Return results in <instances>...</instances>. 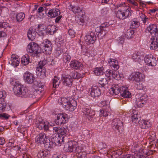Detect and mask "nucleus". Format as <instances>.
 <instances>
[{"label":"nucleus","mask_w":158,"mask_h":158,"mask_svg":"<svg viewBox=\"0 0 158 158\" xmlns=\"http://www.w3.org/2000/svg\"><path fill=\"white\" fill-rule=\"evenodd\" d=\"M146 30L152 35L150 39V49L155 50L157 48L158 50V27L156 24H150L147 27Z\"/></svg>","instance_id":"f257e3e1"},{"label":"nucleus","mask_w":158,"mask_h":158,"mask_svg":"<svg viewBox=\"0 0 158 158\" xmlns=\"http://www.w3.org/2000/svg\"><path fill=\"white\" fill-rule=\"evenodd\" d=\"M114 6L115 9L120 8L115 13L116 17L119 19H125L131 15V9L127 3L121 2L120 4H114Z\"/></svg>","instance_id":"f03ea898"},{"label":"nucleus","mask_w":158,"mask_h":158,"mask_svg":"<svg viewBox=\"0 0 158 158\" xmlns=\"http://www.w3.org/2000/svg\"><path fill=\"white\" fill-rule=\"evenodd\" d=\"M27 51L28 53L33 57H39L40 54L39 51L38 45L33 42H31L28 44Z\"/></svg>","instance_id":"7ed1b4c3"},{"label":"nucleus","mask_w":158,"mask_h":158,"mask_svg":"<svg viewBox=\"0 0 158 158\" xmlns=\"http://www.w3.org/2000/svg\"><path fill=\"white\" fill-rule=\"evenodd\" d=\"M13 90L15 95L21 97H26L27 91V88L21 84L14 87Z\"/></svg>","instance_id":"20e7f679"},{"label":"nucleus","mask_w":158,"mask_h":158,"mask_svg":"<svg viewBox=\"0 0 158 158\" xmlns=\"http://www.w3.org/2000/svg\"><path fill=\"white\" fill-rule=\"evenodd\" d=\"M40 47L44 53L48 54L51 53L52 48V44L50 41L46 40L41 44Z\"/></svg>","instance_id":"39448f33"},{"label":"nucleus","mask_w":158,"mask_h":158,"mask_svg":"<svg viewBox=\"0 0 158 158\" xmlns=\"http://www.w3.org/2000/svg\"><path fill=\"white\" fill-rule=\"evenodd\" d=\"M109 25L106 23L102 24L99 27V29H97V35L99 39H102L106 34V31L108 30L107 27Z\"/></svg>","instance_id":"423d86ee"},{"label":"nucleus","mask_w":158,"mask_h":158,"mask_svg":"<svg viewBox=\"0 0 158 158\" xmlns=\"http://www.w3.org/2000/svg\"><path fill=\"white\" fill-rule=\"evenodd\" d=\"M67 132V130L64 127H52L51 131H50L51 133L49 134L50 135L48 136H50L51 135L55 133H57L58 135L60 136L61 135V137H63L64 135H66Z\"/></svg>","instance_id":"0eeeda50"},{"label":"nucleus","mask_w":158,"mask_h":158,"mask_svg":"<svg viewBox=\"0 0 158 158\" xmlns=\"http://www.w3.org/2000/svg\"><path fill=\"white\" fill-rule=\"evenodd\" d=\"M23 77L24 81L27 84L34 83L36 80L34 74L28 71H27L24 73Z\"/></svg>","instance_id":"6e6552de"},{"label":"nucleus","mask_w":158,"mask_h":158,"mask_svg":"<svg viewBox=\"0 0 158 158\" xmlns=\"http://www.w3.org/2000/svg\"><path fill=\"white\" fill-rule=\"evenodd\" d=\"M144 61L147 65L151 66H155L157 62L156 58L152 54L145 56L144 57Z\"/></svg>","instance_id":"1a4fd4ad"},{"label":"nucleus","mask_w":158,"mask_h":158,"mask_svg":"<svg viewBox=\"0 0 158 158\" xmlns=\"http://www.w3.org/2000/svg\"><path fill=\"white\" fill-rule=\"evenodd\" d=\"M82 111L85 117L88 119L89 120H92L95 115V113L94 111L91 110L89 108L86 107L83 108Z\"/></svg>","instance_id":"9d476101"},{"label":"nucleus","mask_w":158,"mask_h":158,"mask_svg":"<svg viewBox=\"0 0 158 158\" xmlns=\"http://www.w3.org/2000/svg\"><path fill=\"white\" fill-rule=\"evenodd\" d=\"M68 121L67 115L65 114H60L58 115L56 119L55 120L56 123L61 125L63 124H64Z\"/></svg>","instance_id":"9b49d317"},{"label":"nucleus","mask_w":158,"mask_h":158,"mask_svg":"<svg viewBox=\"0 0 158 158\" xmlns=\"http://www.w3.org/2000/svg\"><path fill=\"white\" fill-rule=\"evenodd\" d=\"M84 39L86 44L89 45L94 43L96 39V37L94 33L91 31L88 35L85 36Z\"/></svg>","instance_id":"f8f14e48"},{"label":"nucleus","mask_w":158,"mask_h":158,"mask_svg":"<svg viewBox=\"0 0 158 158\" xmlns=\"http://www.w3.org/2000/svg\"><path fill=\"white\" fill-rule=\"evenodd\" d=\"M77 106L76 102L74 100L72 99L68 102L67 105L64 107V108L68 111H73L76 108Z\"/></svg>","instance_id":"ddd939ff"},{"label":"nucleus","mask_w":158,"mask_h":158,"mask_svg":"<svg viewBox=\"0 0 158 158\" xmlns=\"http://www.w3.org/2000/svg\"><path fill=\"white\" fill-rule=\"evenodd\" d=\"M64 136L60 137L56 135H53L51 138V140L53 145L54 144L55 145L60 146L61 142L64 141Z\"/></svg>","instance_id":"4468645a"},{"label":"nucleus","mask_w":158,"mask_h":158,"mask_svg":"<svg viewBox=\"0 0 158 158\" xmlns=\"http://www.w3.org/2000/svg\"><path fill=\"white\" fill-rule=\"evenodd\" d=\"M37 126L39 129H42L44 128L45 131H46L49 134V132L51 131V127L49 128L48 126L46 125L45 121L44 120L41 121L39 120L37 123Z\"/></svg>","instance_id":"2eb2a0df"},{"label":"nucleus","mask_w":158,"mask_h":158,"mask_svg":"<svg viewBox=\"0 0 158 158\" xmlns=\"http://www.w3.org/2000/svg\"><path fill=\"white\" fill-rule=\"evenodd\" d=\"M76 143L75 142H68L64 146V150L67 152H73Z\"/></svg>","instance_id":"dca6fc26"},{"label":"nucleus","mask_w":158,"mask_h":158,"mask_svg":"<svg viewBox=\"0 0 158 158\" xmlns=\"http://www.w3.org/2000/svg\"><path fill=\"white\" fill-rule=\"evenodd\" d=\"M113 127L116 129L119 132L122 131L123 129V122L120 119L116 118L114 119L112 123Z\"/></svg>","instance_id":"f3484780"},{"label":"nucleus","mask_w":158,"mask_h":158,"mask_svg":"<svg viewBox=\"0 0 158 158\" xmlns=\"http://www.w3.org/2000/svg\"><path fill=\"white\" fill-rule=\"evenodd\" d=\"M90 95L94 98L98 97L101 94L100 89L97 86H94L91 89Z\"/></svg>","instance_id":"a211bd4d"},{"label":"nucleus","mask_w":158,"mask_h":158,"mask_svg":"<svg viewBox=\"0 0 158 158\" xmlns=\"http://www.w3.org/2000/svg\"><path fill=\"white\" fill-rule=\"evenodd\" d=\"M145 78V76L139 72L133 73L131 74V79L136 82L140 81Z\"/></svg>","instance_id":"6ab92c4d"},{"label":"nucleus","mask_w":158,"mask_h":158,"mask_svg":"<svg viewBox=\"0 0 158 158\" xmlns=\"http://www.w3.org/2000/svg\"><path fill=\"white\" fill-rule=\"evenodd\" d=\"M63 85L65 86H70L72 85L73 79L69 75H65L62 77Z\"/></svg>","instance_id":"aec40b11"},{"label":"nucleus","mask_w":158,"mask_h":158,"mask_svg":"<svg viewBox=\"0 0 158 158\" xmlns=\"http://www.w3.org/2000/svg\"><path fill=\"white\" fill-rule=\"evenodd\" d=\"M47 138L45 133H40L37 135L35 142L37 143L43 144L45 142L46 139Z\"/></svg>","instance_id":"412c9836"},{"label":"nucleus","mask_w":158,"mask_h":158,"mask_svg":"<svg viewBox=\"0 0 158 158\" xmlns=\"http://www.w3.org/2000/svg\"><path fill=\"white\" fill-rule=\"evenodd\" d=\"M109 64L113 70L116 71L119 68L118 62L117 60L113 59H110L108 60Z\"/></svg>","instance_id":"4be33fe9"},{"label":"nucleus","mask_w":158,"mask_h":158,"mask_svg":"<svg viewBox=\"0 0 158 158\" xmlns=\"http://www.w3.org/2000/svg\"><path fill=\"white\" fill-rule=\"evenodd\" d=\"M122 90V87L120 89L118 85H113L110 90V94L112 95H116L120 94Z\"/></svg>","instance_id":"5701e85b"},{"label":"nucleus","mask_w":158,"mask_h":158,"mask_svg":"<svg viewBox=\"0 0 158 158\" xmlns=\"http://www.w3.org/2000/svg\"><path fill=\"white\" fill-rule=\"evenodd\" d=\"M139 127L143 129H146L151 127L152 124L148 121L142 119L139 123Z\"/></svg>","instance_id":"b1692460"},{"label":"nucleus","mask_w":158,"mask_h":158,"mask_svg":"<svg viewBox=\"0 0 158 158\" xmlns=\"http://www.w3.org/2000/svg\"><path fill=\"white\" fill-rule=\"evenodd\" d=\"M60 14V10L58 9H53L49 11L48 16L50 18H55Z\"/></svg>","instance_id":"393cba45"},{"label":"nucleus","mask_w":158,"mask_h":158,"mask_svg":"<svg viewBox=\"0 0 158 158\" xmlns=\"http://www.w3.org/2000/svg\"><path fill=\"white\" fill-rule=\"evenodd\" d=\"M69 10L75 14H78L82 12L83 8L79 6H77L70 4L69 6Z\"/></svg>","instance_id":"a878e982"},{"label":"nucleus","mask_w":158,"mask_h":158,"mask_svg":"<svg viewBox=\"0 0 158 158\" xmlns=\"http://www.w3.org/2000/svg\"><path fill=\"white\" fill-rule=\"evenodd\" d=\"M120 95L123 97L126 98L130 97L131 96V93L127 90V88L123 86L122 87Z\"/></svg>","instance_id":"bb28decb"},{"label":"nucleus","mask_w":158,"mask_h":158,"mask_svg":"<svg viewBox=\"0 0 158 158\" xmlns=\"http://www.w3.org/2000/svg\"><path fill=\"white\" fill-rule=\"evenodd\" d=\"M27 35L29 40H33L35 39L36 35V31L32 28H30L28 31Z\"/></svg>","instance_id":"cd10ccee"},{"label":"nucleus","mask_w":158,"mask_h":158,"mask_svg":"<svg viewBox=\"0 0 158 158\" xmlns=\"http://www.w3.org/2000/svg\"><path fill=\"white\" fill-rule=\"evenodd\" d=\"M70 65L71 68L76 69H79L81 67V63L76 60L72 61Z\"/></svg>","instance_id":"c85d7f7f"},{"label":"nucleus","mask_w":158,"mask_h":158,"mask_svg":"<svg viewBox=\"0 0 158 158\" xmlns=\"http://www.w3.org/2000/svg\"><path fill=\"white\" fill-rule=\"evenodd\" d=\"M46 63V61L45 60L40 61L39 63L38 66L37 67L36 70L40 73H44V72H43V69Z\"/></svg>","instance_id":"c756f323"},{"label":"nucleus","mask_w":158,"mask_h":158,"mask_svg":"<svg viewBox=\"0 0 158 158\" xmlns=\"http://www.w3.org/2000/svg\"><path fill=\"white\" fill-rule=\"evenodd\" d=\"M56 27L54 25H49L46 29V31L48 34L52 35L56 31Z\"/></svg>","instance_id":"7c9ffc66"},{"label":"nucleus","mask_w":158,"mask_h":158,"mask_svg":"<svg viewBox=\"0 0 158 158\" xmlns=\"http://www.w3.org/2000/svg\"><path fill=\"white\" fill-rule=\"evenodd\" d=\"M22 64L24 65H27L30 62L29 57L28 55H24L21 59Z\"/></svg>","instance_id":"2f4dec72"},{"label":"nucleus","mask_w":158,"mask_h":158,"mask_svg":"<svg viewBox=\"0 0 158 158\" xmlns=\"http://www.w3.org/2000/svg\"><path fill=\"white\" fill-rule=\"evenodd\" d=\"M106 78H104L101 79L99 81L98 86L100 87H104L105 85L108 84V81Z\"/></svg>","instance_id":"473e14b6"},{"label":"nucleus","mask_w":158,"mask_h":158,"mask_svg":"<svg viewBox=\"0 0 158 158\" xmlns=\"http://www.w3.org/2000/svg\"><path fill=\"white\" fill-rule=\"evenodd\" d=\"M103 70V67H97L95 68L94 72L96 75L99 76L103 74L104 72Z\"/></svg>","instance_id":"72a5a7b5"},{"label":"nucleus","mask_w":158,"mask_h":158,"mask_svg":"<svg viewBox=\"0 0 158 158\" xmlns=\"http://www.w3.org/2000/svg\"><path fill=\"white\" fill-rule=\"evenodd\" d=\"M69 100H68V99L64 97L60 98L58 99V102L59 103L62 105V106L64 108L66 105H67V103Z\"/></svg>","instance_id":"f704fd0d"},{"label":"nucleus","mask_w":158,"mask_h":158,"mask_svg":"<svg viewBox=\"0 0 158 158\" xmlns=\"http://www.w3.org/2000/svg\"><path fill=\"white\" fill-rule=\"evenodd\" d=\"M43 144H44L45 147L47 149L52 148L53 146V143L52 142V141H51L48 138L46 139L45 142H44V143Z\"/></svg>","instance_id":"c9c22d12"},{"label":"nucleus","mask_w":158,"mask_h":158,"mask_svg":"<svg viewBox=\"0 0 158 158\" xmlns=\"http://www.w3.org/2000/svg\"><path fill=\"white\" fill-rule=\"evenodd\" d=\"M59 79L60 78L56 76L54 77L52 79V84L54 87L56 88L58 87L59 85L60 84Z\"/></svg>","instance_id":"e433bc0d"},{"label":"nucleus","mask_w":158,"mask_h":158,"mask_svg":"<svg viewBox=\"0 0 158 158\" xmlns=\"http://www.w3.org/2000/svg\"><path fill=\"white\" fill-rule=\"evenodd\" d=\"M25 15L24 13L21 12L18 13L16 16V19L18 22H21L24 19Z\"/></svg>","instance_id":"4c0bfd02"},{"label":"nucleus","mask_w":158,"mask_h":158,"mask_svg":"<svg viewBox=\"0 0 158 158\" xmlns=\"http://www.w3.org/2000/svg\"><path fill=\"white\" fill-rule=\"evenodd\" d=\"M48 155V152L47 151H40L38 153L37 156L38 158H45Z\"/></svg>","instance_id":"58836bf2"},{"label":"nucleus","mask_w":158,"mask_h":158,"mask_svg":"<svg viewBox=\"0 0 158 158\" xmlns=\"http://www.w3.org/2000/svg\"><path fill=\"white\" fill-rule=\"evenodd\" d=\"M131 120L133 123L136 124L139 123L140 121V119L137 114H135L131 116Z\"/></svg>","instance_id":"ea45409f"},{"label":"nucleus","mask_w":158,"mask_h":158,"mask_svg":"<svg viewBox=\"0 0 158 158\" xmlns=\"http://www.w3.org/2000/svg\"><path fill=\"white\" fill-rule=\"evenodd\" d=\"M138 55L139 56L137 60H136V62L141 63L144 60V55L143 52H141L140 53H139Z\"/></svg>","instance_id":"a19ab883"},{"label":"nucleus","mask_w":158,"mask_h":158,"mask_svg":"<svg viewBox=\"0 0 158 158\" xmlns=\"http://www.w3.org/2000/svg\"><path fill=\"white\" fill-rule=\"evenodd\" d=\"M140 25V23L136 19H134L131 21V26L133 28H136L138 27Z\"/></svg>","instance_id":"79ce46f5"},{"label":"nucleus","mask_w":158,"mask_h":158,"mask_svg":"<svg viewBox=\"0 0 158 158\" xmlns=\"http://www.w3.org/2000/svg\"><path fill=\"white\" fill-rule=\"evenodd\" d=\"M156 136V133L154 131H150L148 133V137L152 141L155 139Z\"/></svg>","instance_id":"37998d69"},{"label":"nucleus","mask_w":158,"mask_h":158,"mask_svg":"<svg viewBox=\"0 0 158 158\" xmlns=\"http://www.w3.org/2000/svg\"><path fill=\"white\" fill-rule=\"evenodd\" d=\"M134 33V30L131 29H128L125 35L127 38L130 39L133 37Z\"/></svg>","instance_id":"c03bdc74"},{"label":"nucleus","mask_w":158,"mask_h":158,"mask_svg":"<svg viewBox=\"0 0 158 158\" xmlns=\"http://www.w3.org/2000/svg\"><path fill=\"white\" fill-rule=\"evenodd\" d=\"M139 17L141 19V20L142 21L143 23L145 24H146L149 20L148 18H147L144 14L142 13H139Z\"/></svg>","instance_id":"a18cd8bd"},{"label":"nucleus","mask_w":158,"mask_h":158,"mask_svg":"<svg viewBox=\"0 0 158 158\" xmlns=\"http://www.w3.org/2000/svg\"><path fill=\"white\" fill-rule=\"evenodd\" d=\"M26 97L30 98H35V92L33 90H28L27 92Z\"/></svg>","instance_id":"49530a36"},{"label":"nucleus","mask_w":158,"mask_h":158,"mask_svg":"<svg viewBox=\"0 0 158 158\" xmlns=\"http://www.w3.org/2000/svg\"><path fill=\"white\" fill-rule=\"evenodd\" d=\"M77 156L78 158H87V154L84 150L81 152L76 153Z\"/></svg>","instance_id":"de8ad7c7"},{"label":"nucleus","mask_w":158,"mask_h":158,"mask_svg":"<svg viewBox=\"0 0 158 158\" xmlns=\"http://www.w3.org/2000/svg\"><path fill=\"white\" fill-rule=\"evenodd\" d=\"M71 57L69 53L67 52H65L64 54L63 60L64 62L66 63L67 61H69L71 60Z\"/></svg>","instance_id":"09e8293b"},{"label":"nucleus","mask_w":158,"mask_h":158,"mask_svg":"<svg viewBox=\"0 0 158 158\" xmlns=\"http://www.w3.org/2000/svg\"><path fill=\"white\" fill-rule=\"evenodd\" d=\"M10 83L12 85L14 86V87L19 85H21L20 84L18 80L14 78H12L11 79Z\"/></svg>","instance_id":"8fccbe9b"},{"label":"nucleus","mask_w":158,"mask_h":158,"mask_svg":"<svg viewBox=\"0 0 158 158\" xmlns=\"http://www.w3.org/2000/svg\"><path fill=\"white\" fill-rule=\"evenodd\" d=\"M84 150L82 147L80 146H75V148L74 150V152L77 153H80Z\"/></svg>","instance_id":"3c124183"},{"label":"nucleus","mask_w":158,"mask_h":158,"mask_svg":"<svg viewBox=\"0 0 158 158\" xmlns=\"http://www.w3.org/2000/svg\"><path fill=\"white\" fill-rule=\"evenodd\" d=\"M11 64L14 67H16L19 65V61L18 58H16L14 60H10Z\"/></svg>","instance_id":"603ef678"},{"label":"nucleus","mask_w":158,"mask_h":158,"mask_svg":"<svg viewBox=\"0 0 158 158\" xmlns=\"http://www.w3.org/2000/svg\"><path fill=\"white\" fill-rule=\"evenodd\" d=\"M113 72L111 70H107L106 72V76L108 80H110L111 79V76L112 77Z\"/></svg>","instance_id":"864d4df0"},{"label":"nucleus","mask_w":158,"mask_h":158,"mask_svg":"<svg viewBox=\"0 0 158 158\" xmlns=\"http://www.w3.org/2000/svg\"><path fill=\"white\" fill-rule=\"evenodd\" d=\"M6 103L5 102V101H1L0 103V111H3L4 110L6 106Z\"/></svg>","instance_id":"5fc2aeb1"},{"label":"nucleus","mask_w":158,"mask_h":158,"mask_svg":"<svg viewBox=\"0 0 158 158\" xmlns=\"http://www.w3.org/2000/svg\"><path fill=\"white\" fill-rule=\"evenodd\" d=\"M6 92L4 90H0V101H4L5 100V98L6 97Z\"/></svg>","instance_id":"6e6d98bb"},{"label":"nucleus","mask_w":158,"mask_h":158,"mask_svg":"<svg viewBox=\"0 0 158 158\" xmlns=\"http://www.w3.org/2000/svg\"><path fill=\"white\" fill-rule=\"evenodd\" d=\"M112 77L117 80H119L121 79L120 74L118 73L117 72H114L112 74Z\"/></svg>","instance_id":"4d7b16f0"},{"label":"nucleus","mask_w":158,"mask_h":158,"mask_svg":"<svg viewBox=\"0 0 158 158\" xmlns=\"http://www.w3.org/2000/svg\"><path fill=\"white\" fill-rule=\"evenodd\" d=\"M135 83V87L138 89L142 90L143 88V85L142 83L140 82V81H137Z\"/></svg>","instance_id":"13d9d810"},{"label":"nucleus","mask_w":158,"mask_h":158,"mask_svg":"<svg viewBox=\"0 0 158 158\" xmlns=\"http://www.w3.org/2000/svg\"><path fill=\"white\" fill-rule=\"evenodd\" d=\"M34 84L39 89H40V88L42 89L43 86V85L41 81L38 82L36 80H35L34 83Z\"/></svg>","instance_id":"bf43d9fd"},{"label":"nucleus","mask_w":158,"mask_h":158,"mask_svg":"<svg viewBox=\"0 0 158 158\" xmlns=\"http://www.w3.org/2000/svg\"><path fill=\"white\" fill-rule=\"evenodd\" d=\"M100 113L101 114H100V115L101 116H103L105 117L107 116L110 114V112L108 111L104 110L101 111Z\"/></svg>","instance_id":"052dcab7"},{"label":"nucleus","mask_w":158,"mask_h":158,"mask_svg":"<svg viewBox=\"0 0 158 158\" xmlns=\"http://www.w3.org/2000/svg\"><path fill=\"white\" fill-rule=\"evenodd\" d=\"M138 99V100H140L144 103V102H145L148 100L147 95L144 94L143 96H141Z\"/></svg>","instance_id":"680f3d73"},{"label":"nucleus","mask_w":158,"mask_h":158,"mask_svg":"<svg viewBox=\"0 0 158 158\" xmlns=\"http://www.w3.org/2000/svg\"><path fill=\"white\" fill-rule=\"evenodd\" d=\"M72 76L73 78L75 79L79 78L81 77V74L77 72L73 73Z\"/></svg>","instance_id":"e2e57ef3"},{"label":"nucleus","mask_w":158,"mask_h":158,"mask_svg":"<svg viewBox=\"0 0 158 158\" xmlns=\"http://www.w3.org/2000/svg\"><path fill=\"white\" fill-rule=\"evenodd\" d=\"M144 103L138 99L136 101V105L138 107H141L143 106Z\"/></svg>","instance_id":"0e129e2a"},{"label":"nucleus","mask_w":158,"mask_h":158,"mask_svg":"<svg viewBox=\"0 0 158 158\" xmlns=\"http://www.w3.org/2000/svg\"><path fill=\"white\" fill-rule=\"evenodd\" d=\"M10 117V115L6 113L0 114V118L2 119H7Z\"/></svg>","instance_id":"69168bd1"},{"label":"nucleus","mask_w":158,"mask_h":158,"mask_svg":"<svg viewBox=\"0 0 158 158\" xmlns=\"http://www.w3.org/2000/svg\"><path fill=\"white\" fill-rule=\"evenodd\" d=\"M140 52H135L133 54L132 57V58L135 62H136V60H137L138 57L139 56L138 53H140Z\"/></svg>","instance_id":"338daca9"},{"label":"nucleus","mask_w":158,"mask_h":158,"mask_svg":"<svg viewBox=\"0 0 158 158\" xmlns=\"http://www.w3.org/2000/svg\"><path fill=\"white\" fill-rule=\"evenodd\" d=\"M1 28H6L9 26V24L6 22H0Z\"/></svg>","instance_id":"774afa93"}]
</instances>
